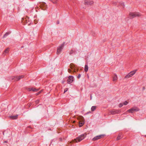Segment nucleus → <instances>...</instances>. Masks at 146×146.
Wrapping results in <instances>:
<instances>
[{
    "mask_svg": "<svg viewBox=\"0 0 146 146\" xmlns=\"http://www.w3.org/2000/svg\"><path fill=\"white\" fill-rule=\"evenodd\" d=\"M86 135L84 134H82L77 137L76 139H74V140L71 141L70 143H72L73 142H80L84 138Z\"/></svg>",
    "mask_w": 146,
    "mask_h": 146,
    "instance_id": "obj_1",
    "label": "nucleus"
},
{
    "mask_svg": "<svg viewBox=\"0 0 146 146\" xmlns=\"http://www.w3.org/2000/svg\"><path fill=\"white\" fill-rule=\"evenodd\" d=\"M77 119L79 121V127H82L83 126L84 123V117L82 116H79L77 117Z\"/></svg>",
    "mask_w": 146,
    "mask_h": 146,
    "instance_id": "obj_2",
    "label": "nucleus"
},
{
    "mask_svg": "<svg viewBox=\"0 0 146 146\" xmlns=\"http://www.w3.org/2000/svg\"><path fill=\"white\" fill-rule=\"evenodd\" d=\"M129 16L131 18H133L136 17H140L141 16V15L138 12H130L129 13Z\"/></svg>",
    "mask_w": 146,
    "mask_h": 146,
    "instance_id": "obj_3",
    "label": "nucleus"
},
{
    "mask_svg": "<svg viewBox=\"0 0 146 146\" xmlns=\"http://www.w3.org/2000/svg\"><path fill=\"white\" fill-rule=\"evenodd\" d=\"M38 5L40 8L43 10H45L47 7V5L44 2H40Z\"/></svg>",
    "mask_w": 146,
    "mask_h": 146,
    "instance_id": "obj_4",
    "label": "nucleus"
},
{
    "mask_svg": "<svg viewBox=\"0 0 146 146\" xmlns=\"http://www.w3.org/2000/svg\"><path fill=\"white\" fill-rule=\"evenodd\" d=\"M139 109L137 107H134L129 110L127 111L129 112L133 113L137 111H139Z\"/></svg>",
    "mask_w": 146,
    "mask_h": 146,
    "instance_id": "obj_5",
    "label": "nucleus"
},
{
    "mask_svg": "<svg viewBox=\"0 0 146 146\" xmlns=\"http://www.w3.org/2000/svg\"><path fill=\"white\" fill-rule=\"evenodd\" d=\"M137 70H135L129 73L125 76V78H129L130 77H132L135 74Z\"/></svg>",
    "mask_w": 146,
    "mask_h": 146,
    "instance_id": "obj_6",
    "label": "nucleus"
},
{
    "mask_svg": "<svg viewBox=\"0 0 146 146\" xmlns=\"http://www.w3.org/2000/svg\"><path fill=\"white\" fill-rule=\"evenodd\" d=\"M64 47V44H62L60 46H59L58 48L57 51V54H59L62 49Z\"/></svg>",
    "mask_w": 146,
    "mask_h": 146,
    "instance_id": "obj_7",
    "label": "nucleus"
},
{
    "mask_svg": "<svg viewBox=\"0 0 146 146\" xmlns=\"http://www.w3.org/2000/svg\"><path fill=\"white\" fill-rule=\"evenodd\" d=\"M94 3L92 1L90 0H84V4L86 5H92Z\"/></svg>",
    "mask_w": 146,
    "mask_h": 146,
    "instance_id": "obj_8",
    "label": "nucleus"
},
{
    "mask_svg": "<svg viewBox=\"0 0 146 146\" xmlns=\"http://www.w3.org/2000/svg\"><path fill=\"white\" fill-rule=\"evenodd\" d=\"M104 136V135H99L95 137H94V138L92 139V140L93 141H96L98 139H100L102 137H103Z\"/></svg>",
    "mask_w": 146,
    "mask_h": 146,
    "instance_id": "obj_9",
    "label": "nucleus"
},
{
    "mask_svg": "<svg viewBox=\"0 0 146 146\" xmlns=\"http://www.w3.org/2000/svg\"><path fill=\"white\" fill-rule=\"evenodd\" d=\"M74 77L72 76H70L68 77V79L67 80V83L70 84L73 81Z\"/></svg>",
    "mask_w": 146,
    "mask_h": 146,
    "instance_id": "obj_10",
    "label": "nucleus"
},
{
    "mask_svg": "<svg viewBox=\"0 0 146 146\" xmlns=\"http://www.w3.org/2000/svg\"><path fill=\"white\" fill-rule=\"evenodd\" d=\"M110 112L111 113V114H115L119 113V111L118 110H111L110 111Z\"/></svg>",
    "mask_w": 146,
    "mask_h": 146,
    "instance_id": "obj_11",
    "label": "nucleus"
},
{
    "mask_svg": "<svg viewBox=\"0 0 146 146\" xmlns=\"http://www.w3.org/2000/svg\"><path fill=\"white\" fill-rule=\"evenodd\" d=\"M9 117L12 119H15L17 118H18V115H12L11 116H9Z\"/></svg>",
    "mask_w": 146,
    "mask_h": 146,
    "instance_id": "obj_12",
    "label": "nucleus"
},
{
    "mask_svg": "<svg viewBox=\"0 0 146 146\" xmlns=\"http://www.w3.org/2000/svg\"><path fill=\"white\" fill-rule=\"evenodd\" d=\"M117 76L116 74H114V76L113 77V81L116 82L117 80Z\"/></svg>",
    "mask_w": 146,
    "mask_h": 146,
    "instance_id": "obj_13",
    "label": "nucleus"
},
{
    "mask_svg": "<svg viewBox=\"0 0 146 146\" xmlns=\"http://www.w3.org/2000/svg\"><path fill=\"white\" fill-rule=\"evenodd\" d=\"M29 91H31V90L33 92H37L38 91V90L34 88H29Z\"/></svg>",
    "mask_w": 146,
    "mask_h": 146,
    "instance_id": "obj_14",
    "label": "nucleus"
},
{
    "mask_svg": "<svg viewBox=\"0 0 146 146\" xmlns=\"http://www.w3.org/2000/svg\"><path fill=\"white\" fill-rule=\"evenodd\" d=\"M17 77V78H16L15 79V81H17L20 80L21 79L23 78L24 77V76L23 75H21V76H19Z\"/></svg>",
    "mask_w": 146,
    "mask_h": 146,
    "instance_id": "obj_15",
    "label": "nucleus"
},
{
    "mask_svg": "<svg viewBox=\"0 0 146 146\" xmlns=\"http://www.w3.org/2000/svg\"><path fill=\"white\" fill-rule=\"evenodd\" d=\"M70 68L72 69H73L74 68V64L73 63H72L70 64Z\"/></svg>",
    "mask_w": 146,
    "mask_h": 146,
    "instance_id": "obj_16",
    "label": "nucleus"
},
{
    "mask_svg": "<svg viewBox=\"0 0 146 146\" xmlns=\"http://www.w3.org/2000/svg\"><path fill=\"white\" fill-rule=\"evenodd\" d=\"M88 66L87 65H85L84 68V70L85 72H87L88 71Z\"/></svg>",
    "mask_w": 146,
    "mask_h": 146,
    "instance_id": "obj_17",
    "label": "nucleus"
},
{
    "mask_svg": "<svg viewBox=\"0 0 146 146\" xmlns=\"http://www.w3.org/2000/svg\"><path fill=\"white\" fill-rule=\"evenodd\" d=\"M120 5L123 8H124L125 7V5L124 4V3L123 2H121L119 3Z\"/></svg>",
    "mask_w": 146,
    "mask_h": 146,
    "instance_id": "obj_18",
    "label": "nucleus"
},
{
    "mask_svg": "<svg viewBox=\"0 0 146 146\" xmlns=\"http://www.w3.org/2000/svg\"><path fill=\"white\" fill-rule=\"evenodd\" d=\"M29 18H25V19H23V18H22V22L23 23L24 22H25V21H26V23H27V21H28V19Z\"/></svg>",
    "mask_w": 146,
    "mask_h": 146,
    "instance_id": "obj_19",
    "label": "nucleus"
},
{
    "mask_svg": "<svg viewBox=\"0 0 146 146\" xmlns=\"http://www.w3.org/2000/svg\"><path fill=\"white\" fill-rule=\"evenodd\" d=\"M96 107L95 106H92L91 108V110L92 111H94L96 109Z\"/></svg>",
    "mask_w": 146,
    "mask_h": 146,
    "instance_id": "obj_20",
    "label": "nucleus"
},
{
    "mask_svg": "<svg viewBox=\"0 0 146 146\" xmlns=\"http://www.w3.org/2000/svg\"><path fill=\"white\" fill-rule=\"evenodd\" d=\"M16 78H17V76H12L11 77V79L12 80H13L15 79H15Z\"/></svg>",
    "mask_w": 146,
    "mask_h": 146,
    "instance_id": "obj_21",
    "label": "nucleus"
},
{
    "mask_svg": "<svg viewBox=\"0 0 146 146\" xmlns=\"http://www.w3.org/2000/svg\"><path fill=\"white\" fill-rule=\"evenodd\" d=\"M121 138V136L120 135H119L117 138V140H119Z\"/></svg>",
    "mask_w": 146,
    "mask_h": 146,
    "instance_id": "obj_22",
    "label": "nucleus"
},
{
    "mask_svg": "<svg viewBox=\"0 0 146 146\" xmlns=\"http://www.w3.org/2000/svg\"><path fill=\"white\" fill-rule=\"evenodd\" d=\"M128 103V102L127 101H125L123 103V104L125 105H126Z\"/></svg>",
    "mask_w": 146,
    "mask_h": 146,
    "instance_id": "obj_23",
    "label": "nucleus"
},
{
    "mask_svg": "<svg viewBox=\"0 0 146 146\" xmlns=\"http://www.w3.org/2000/svg\"><path fill=\"white\" fill-rule=\"evenodd\" d=\"M9 33H6L3 36V37L4 38H5V37L7 36V35H8L9 34Z\"/></svg>",
    "mask_w": 146,
    "mask_h": 146,
    "instance_id": "obj_24",
    "label": "nucleus"
},
{
    "mask_svg": "<svg viewBox=\"0 0 146 146\" xmlns=\"http://www.w3.org/2000/svg\"><path fill=\"white\" fill-rule=\"evenodd\" d=\"M74 52V51L73 50H72L70 52L69 54H71L73 53Z\"/></svg>",
    "mask_w": 146,
    "mask_h": 146,
    "instance_id": "obj_25",
    "label": "nucleus"
},
{
    "mask_svg": "<svg viewBox=\"0 0 146 146\" xmlns=\"http://www.w3.org/2000/svg\"><path fill=\"white\" fill-rule=\"evenodd\" d=\"M9 51V49L8 48H7L4 51V52L6 53H7Z\"/></svg>",
    "mask_w": 146,
    "mask_h": 146,
    "instance_id": "obj_26",
    "label": "nucleus"
},
{
    "mask_svg": "<svg viewBox=\"0 0 146 146\" xmlns=\"http://www.w3.org/2000/svg\"><path fill=\"white\" fill-rule=\"evenodd\" d=\"M42 90H41L40 91V92H39L36 93V95H38V94H40L41 93V92H42Z\"/></svg>",
    "mask_w": 146,
    "mask_h": 146,
    "instance_id": "obj_27",
    "label": "nucleus"
},
{
    "mask_svg": "<svg viewBox=\"0 0 146 146\" xmlns=\"http://www.w3.org/2000/svg\"><path fill=\"white\" fill-rule=\"evenodd\" d=\"M123 106V104L122 103H120L119 104V108H121Z\"/></svg>",
    "mask_w": 146,
    "mask_h": 146,
    "instance_id": "obj_28",
    "label": "nucleus"
},
{
    "mask_svg": "<svg viewBox=\"0 0 146 146\" xmlns=\"http://www.w3.org/2000/svg\"><path fill=\"white\" fill-rule=\"evenodd\" d=\"M68 90V89L67 88H65L64 90V93L66 92Z\"/></svg>",
    "mask_w": 146,
    "mask_h": 146,
    "instance_id": "obj_29",
    "label": "nucleus"
},
{
    "mask_svg": "<svg viewBox=\"0 0 146 146\" xmlns=\"http://www.w3.org/2000/svg\"><path fill=\"white\" fill-rule=\"evenodd\" d=\"M34 22L35 24H36L37 23V20H34Z\"/></svg>",
    "mask_w": 146,
    "mask_h": 146,
    "instance_id": "obj_30",
    "label": "nucleus"
},
{
    "mask_svg": "<svg viewBox=\"0 0 146 146\" xmlns=\"http://www.w3.org/2000/svg\"><path fill=\"white\" fill-rule=\"evenodd\" d=\"M68 72H69V73L71 72V70L70 69H68Z\"/></svg>",
    "mask_w": 146,
    "mask_h": 146,
    "instance_id": "obj_31",
    "label": "nucleus"
},
{
    "mask_svg": "<svg viewBox=\"0 0 146 146\" xmlns=\"http://www.w3.org/2000/svg\"><path fill=\"white\" fill-rule=\"evenodd\" d=\"M39 101L38 100H37L35 102L36 104H38L39 103Z\"/></svg>",
    "mask_w": 146,
    "mask_h": 146,
    "instance_id": "obj_32",
    "label": "nucleus"
},
{
    "mask_svg": "<svg viewBox=\"0 0 146 146\" xmlns=\"http://www.w3.org/2000/svg\"><path fill=\"white\" fill-rule=\"evenodd\" d=\"M80 77H81V75L80 74H79L78 76V78H79Z\"/></svg>",
    "mask_w": 146,
    "mask_h": 146,
    "instance_id": "obj_33",
    "label": "nucleus"
},
{
    "mask_svg": "<svg viewBox=\"0 0 146 146\" xmlns=\"http://www.w3.org/2000/svg\"><path fill=\"white\" fill-rule=\"evenodd\" d=\"M76 72V71H75V69H74V71H73V73H74V72Z\"/></svg>",
    "mask_w": 146,
    "mask_h": 146,
    "instance_id": "obj_34",
    "label": "nucleus"
},
{
    "mask_svg": "<svg viewBox=\"0 0 146 146\" xmlns=\"http://www.w3.org/2000/svg\"><path fill=\"white\" fill-rule=\"evenodd\" d=\"M75 121H73V123H75Z\"/></svg>",
    "mask_w": 146,
    "mask_h": 146,
    "instance_id": "obj_35",
    "label": "nucleus"
}]
</instances>
